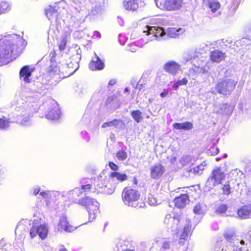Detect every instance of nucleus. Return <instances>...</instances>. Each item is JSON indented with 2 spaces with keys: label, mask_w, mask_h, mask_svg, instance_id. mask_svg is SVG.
Returning a JSON list of instances; mask_svg holds the SVG:
<instances>
[{
  "label": "nucleus",
  "mask_w": 251,
  "mask_h": 251,
  "mask_svg": "<svg viewBox=\"0 0 251 251\" xmlns=\"http://www.w3.org/2000/svg\"><path fill=\"white\" fill-rule=\"evenodd\" d=\"M209 151L212 153V155H215L219 152V149L217 147H212L210 148Z\"/></svg>",
  "instance_id": "3c124183"
},
{
  "label": "nucleus",
  "mask_w": 251,
  "mask_h": 251,
  "mask_svg": "<svg viewBox=\"0 0 251 251\" xmlns=\"http://www.w3.org/2000/svg\"><path fill=\"white\" fill-rule=\"evenodd\" d=\"M48 231V227L46 224H41L37 226L34 225L30 229V235L32 238L38 234L41 239L44 240L47 238Z\"/></svg>",
  "instance_id": "2eb2a0df"
},
{
  "label": "nucleus",
  "mask_w": 251,
  "mask_h": 251,
  "mask_svg": "<svg viewBox=\"0 0 251 251\" xmlns=\"http://www.w3.org/2000/svg\"><path fill=\"white\" fill-rule=\"evenodd\" d=\"M48 191H42L40 193L39 196L46 200V199L48 197Z\"/></svg>",
  "instance_id": "4d7b16f0"
},
{
  "label": "nucleus",
  "mask_w": 251,
  "mask_h": 251,
  "mask_svg": "<svg viewBox=\"0 0 251 251\" xmlns=\"http://www.w3.org/2000/svg\"><path fill=\"white\" fill-rule=\"evenodd\" d=\"M83 1L84 3H85V7L86 8H86L87 2H86V0H75V1H74V8L76 12L77 13V16L79 17L80 20L83 19V18L82 17V11L80 10L79 11V9H77L76 7H80V8H82V6L83 5L82 4L83 2L81 3V1Z\"/></svg>",
  "instance_id": "2f4dec72"
},
{
  "label": "nucleus",
  "mask_w": 251,
  "mask_h": 251,
  "mask_svg": "<svg viewBox=\"0 0 251 251\" xmlns=\"http://www.w3.org/2000/svg\"><path fill=\"white\" fill-rule=\"evenodd\" d=\"M202 46V49L201 51H200V49L197 48L195 51H188L187 52H186L183 57V60L184 61L186 62H188L191 60H192L193 58H195L196 57H198L199 56V54H201L202 51H205V48H207V46L206 45L202 44L201 45Z\"/></svg>",
  "instance_id": "412c9836"
},
{
  "label": "nucleus",
  "mask_w": 251,
  "mask_h": 251,
  "mask_svg": "<svg viewBox=\"0 0 251 251\" xmlns=\"http://www.w3.org/2000/svg\"><path fill=\"white\" fill-rule=\"evenodd\" d=\"M9 3L5 0H0V15L6 12L10 9Z\"/></svg>",
  "instance_id": "f704fd0d"
},
{
  "label": "nucleus",
  "mask_w": 251,
  "mask_h": 251,
  "mask_svg": "<svg viewBox=\"0 0 251 251\" xmlns=\"http://www.w3.org/2000/svg\"><path fill=\"white\" fill-rule=\"evenodd\" d=\"M48 197L46 199V201H54L55 200L56 196L58 195V192L52 191H48Z\"/></svg>",
  "instance_id": "a18cd8bd"
},
{
  "label": "nucleus",
  "mask_w": 251,
  "mask_h": 251,
  "mask_svg": "<svg viewBox=\"0 0 251 251\" xmlns=\"http://www.w3.org/2000/svg\"><path fill=\"white\" fill-rule=\"evenodd\" d=\"M122 197L126 205L135 208L138 206L137 201L140 197V193L138 191L125 188L122 192Z\"/></svg>",
  "instance_id": "0eeeda50"
},
{
  "label": "nucleus",
  "mask_w": 251,
  "mask_h": 251,
  "mask_svg": "<svg viewBox=\"0 0 251 251\" xmlns=\"http://www.w3.org/2000/svg\"><path fill=\"white\" fill-rule=\"evenodd\" d=\"M82 8L77 7V9L82 11V17L84 20L87 17L90 18L95 19L99 16L101 15L104 12L105 7V0H94L92 2V6L90 11H88L87 9L85 7V3L84 1Z\"/></svg>",
  "instance_id": "39448f33"
},
{
  "label": "nucleus",
  "mask_w": 251,
  "mask_h": 251,
  "mask_svg": "<svg viewBox=\"0 0 251 251\" xmlns=\"http://www.w3.org/2000/svg\"><path fill=\"white\" fill-rule=\"evenodd\" d=\"M180 86V85L178 84V81H177L176 82L174 83V84L173 85V88L177 89V88Z\"/></svg>",
  "instance_id": "69168bd1"
},
{
  "label": "nucleus",
  "mask_w": 251,
  "mask_h": 251,
  "mask_svg": "<svg viewBox=\"0 0 251 251\" xmlns=\"http://www.w3.org/2000/svg\"><path fill=\"white\" fill-rule=\"evenodd\" d=\"M163 248L164 249H168L170 247V244H169V243L168 242H165L163 243V246H162Z\"/></svg>",
  "instance_id": "0e129e2a"
},
{
  "label": "nucleus",
  "mask_w": 251,
  "mask_h": 251,
  "mask_svg": "<svg viewBox=\"0 0 251 251\" xmlns=\"http://www.w3.org/2000/svg\"><path fill=\"white\" fill-rule=\"evenodd\" d=\"M194 161V157L190 155H184L180 160V163L183 165H186Z\"/></svg>",
  "instance_id": "58836bf2"
},
{
  "label": "nucleus",
  "mask_w": 251,
  "mask_h": 251,
  "mask_svg": "<svg viewBox=\"0 0 251 251\" xmlns=\"http://www.w3.org/2000/svg\"><path fill=\"white\" fill-rule=\"evenodd\" d=\"M237 81L230 78H226L218 82L215 87V91L224 96L230 95L234 90Z\"/></svg>",
  "instance_id": "6e6552de"
},
{
  "label": "nucleus",
  "mask_w": 251,
  "mask_h": 251,
  "mask_svg": "<svg viewBox=\"0 0 251 251\" xmlns=\"http://www.w3.org/2000/svg\"><path fill=\"white\" fill-rule=\"evenodd\" d=\"M237 214L242 219L251 218V204L242 206L238 210Z\"/></svg>",
  "instance_id": "4be33fe9"
},
{
  "label": "nucleus",
  "mask_w": 251,
  "mask_h": 251,
  "mask_svg": "<svg viewBox=\"0 0 251 251\" xmlns=\"http://www.w3.org/2000/svg\"><path fill=\"white\" fill-rule=\"evenodd\" d=\"M79 204L86 207L88 213L90 222H93L99 213V203L94 199L88 196L85 197L79 201Z\"/></svg>",
  "instance_id": "423d86ee"
},
{
  "label": "nucleus",
  "mask_w": 251,
  "mask_h": 251,
  "mask_svg": "<svg viewBox=\"0 0 251 251\" xmlns=\"http://www.w3.org/2000/svg\"><path fill=\"white\" fill-rule=\"evenodd\" d=\"M120 123V120L115 119L112 121L103 123L101 126V127L105 128L107 127H111L113 126H116L119 125Z\"/></svg>",
  "instance_id": "79ce46f5"
},
{
  "label": "nucleus",
  "mask_w": 251,
  "mask_h": 251,
  "mask_svg": "<svg viewBox=\"0 0 251 251\" xmlns=\"http://www.w3.org/2000/svg\"><path fill=\"white\" fill-rule=\"evenodd\" d=\"M194 71L199 73H203L204 74L205 73V70L202 69V68H200V67H195V68L193 69Z\"/></svg>",
  "instance_id": "6e6d98bb"
},
{
  "label": "nucleus",
  "mask_w": 251,
  "mask_h": 251,
  "mask_svg": "<svg viewBox=\"0 0 251 251\" xmlns=\"http://www.w3.org/2000/svg\"><path fill=\"white\" fill-rule=\"evenodd\" d=\"M20 77L25 83L30 82L29 77L31 75V72L30 71L28 66H25L21 68L20 71Z\"/></svg>",
  "instance_id": "a878e982"
},
{
  "label": "nucleus",
  "mask_w": 251,
  "mask_h": 251,
  "mask_svg": "<svg viewBox=\"0 0 251 251\" xmlns=\"http://www.w3.org/2000/svg\"><path fill=\"white\" fill-rule=\"evenodd\" d=\"M222 189L224 194L226 195H229L231 193V188L229 185V182H226V183L223 186Z\"/></svg>",
  "instance_id": "49530a36"
},
{
  "label": "nucleus",
  "mask_w": 251,
  "mask_h": 251,
  "mask_svg": "<svg viewBox=\"0 0 251 251\" xmlns=\"http://www.w3.org/2000/svg\"><path fill=\"white\" fill-rule=\"evenodd\" d=\"M93 36L96 38H98L99 39L101 37V34L99 31H95L94 32Z\"/></svg>",
  "instance_id": "680f3d73"
},
{
  "label": "nucleus",
  "mask_w": 251,
  "mask_h": 251,
  "mask_svg": "<svg viewBox=\"0 0 251 251\" xmlns=\"http://www.w3.org/2000/svg\"><path fill=\"white\" fill-rule=\"evenodd\" d=\"M251 37V35H248L247 37L243 38L242 39L237 41L236 42L237 46L240 45L241 46H248L251 44V41L250 39V37Z\"/></svg>",
  "instance_id": "a19ab883"
},
{
  "label": "nucleus",
  "mask_w": 251,
  "mask_h": 251,
  "mask_svg": "<svg viewBox=\"0 0 251 251\" xmlns=\"http://www.w3.org/2000/svg\"><path fill=\"white\" fill-rule=\"evenodd\" d=\"M193 212L196 214H202L204 213V210L200 203H197L193 209Z\"/></svg>",
  "instance_id": "09e8293b"
},
{
  "label": "nucleus",
  "mask_w": 251,
  "mask_h": 251,
  "mask_svg": "<svg viewBox=\"0 0 251 251\" xmlns=\"http://www.w3.org/2000/svg\"><path fill=\"white\" fill-rule=\"evenodd\" d=\"M131 115L134 121L139 123L142 120V112L139 110H133L131 112Z\"/></svg>",
  "instance_id": "4c0bfd02"
},
{
  "label": "nucleus",
  "mask_w": 251,
  "mask_h": 251,
  "mask_svg": "<svg viewBox=\"0 0 251 251\" xmlns=\"http://www.w3.org/2000/svg\"><path fill=\"white\" fill-rule=\"evenodd\" d=\"M164 172L163 166L160 164H156L151 168V178H158L160 177Z\"/></svg>",
  "instance_id": "b1692460"
},
{
  "label": "nucleus",
  "mask_w": 251,
  "mask_h": 251,
  "mask_svg": "<svg viewBox=\"0 0 251 251\" xmlns=\"http://www.w3.org/2000/svg\"><path fill=\"white\" fill-rule=\"evenodd\" d=\"M58 226L66 231L71 232L73 229V227L68 222L67 217L64 214L60 217Z\"/></svg>",
  "instance_id": "bb28decb"
},
{
  "label": "nucleus",
  "mask_w": 251,
  "mask_h": 251,
  "mask_svg": "<svg viewBox=\"0 0 251 251\" xmlns=\"http://www.w3.org/2000/svg\"><path fill=\"white\" fill-rule=\"evenodd\" d=\"M168 93H169V90L168 89H164L163 92H162L160 94V96L161 97L164 98H165L167 96Z\"/></svg>",
  "instance_id": "bf43d9fd"
},
{
  "label": "nucleus",
  "mask_w": 251,
  "mask_h": 251,
  "mask_svg": "<svg viewBox=\"0 0 251 251\" xmlns=\"http://www.w3.org/2000/svg\"><path fill=\"white\" fill-rule=\"evenodd\" d=\"M133 87H135L136 89H138L139 90H141L143 87L142 84H140L139 83L136 84V86H134V84H132Z\"/></svg>",
  "instance_id": "e2e57ef3"
},
{
  "label": "nucleus",
  "mask_w": 251,
  "mask_h": 251,
  "mask_svg": "<svg viewBox=\"0 0 251 251\" xmlns=\"http://www.w3.org/2000/svg\"><path fill=\"white\" fill-rule=\"evenodd\" d=\"M224 237L231 246L236 247L235 249L241 248L243 251L249 250L247 248L248 242L237 238L233 230H226L224 234Z\"/></svg>",
  "instance_id": "9b49d317"
},
{
  "label": "nucleus",
  "mask_w": 251,
  "mask_h": 251,
  "mask_svg": "<svg viewBox=\"0 0 251 251\" xmlns=\"http://www.w3.org/2000/svg\"><path fill=\"white\" fill-rule=\"evenodd\" d=\"M76 91L79 94H83L86 92V89L82 85H79L77 86Z\"/></svg>",
  "instance_id": "603ef678"
},
{
  "label": "nucleus",
  "mask_w": 251,
  "mask_h": 251,
  "mask_svg": "<svg viewBox=\"0 0 251 251\" xmlns=\"http://www.w3.org/2000/svg\"><path fill=\"white\" fill-rule=\"evenodd\" d=\"M81 134L83 138H84L87 141H89L90 140V137L88 135V133L85 131H82Z\"/></svg>",
  "instance_id": "13d9d810"
},
{
  "label": "nucleus",
  "mask_w": 251,
  "mask_h": 251,
  "mask_svg": "<svg viewBox=\"0 0 251 251\" xmlns=\"http://www.w3.org/2000/svg\"><path fill=\"white\" fill-rule=\"evenodd\" d=\"M60 73L59 67L55 64L53 55L50 59V65L48 69V76L54 81H58L61 78Z\"/></svg>",
  "instance_id": "4468645a"
},
{
  "label": "nucleus",
  "mask_w": 251,
  "mask_h": 251,
  "mask_svg": "<svg viewBox=\"0 0 251 251\" xmlns=\"http://www.w3.org/2000/svg\"><path fill=\"white\" fill-rule=\"evenodd\" d=\"M173 127L176 129L190 130L193 128V124L189 122H186L182 123H174Z\"/></svg>",
  "instance_id": "7c9ffc66"
},
{
  "label": "nucleus",
  "mask_w": 251,
  "mask_h": 251,
  "mask_svg": "<svg viewBox=\"0 0 251 251\" xmlns=\"http://www.w3.org/2000/svg\"><path fill=\"white\" fill-rule=\"evenodd\" d=\"M189 202V199L187 194L181 195L174 200L175 206L179 208H184Z\"/></svg>",
  "instance_id": "393cba45"
},
{
  "label": "nucleus",
  "mask_w": 251,
  "mask_h": 251,
  "mask_svg": "<svg viewBox=\"0 0 251 251\" xmlns=\"http://www.w3.org/2000/svg\"><path fill=\"white\" fill-rule=\"evenodd\" d=\"M117 158L120 161H124L127 157L126 152L124 151H119L116 153Z\"/></svg>",
  "instance_id": "37998d69"
},
{
  "label": "nucleus",
  "mask_w": 251,
  "mask_h": 251,
  "mask_svg": "<svg viewBox=\"0 0 251 251\" xmlns=\"http://www.w3.org/2000/svg\"><path fill=\"white\" fill-rule=\"evenodd\" d=\"M184 32V30L181 28L170 27L165 31L163 28L160 27L146 25L143 28V33H146L147 36L150 37L148 40L145 42V44H147L149 40L165 39L167 37L178 38Z\"/></svg>",
  "instance_id": "20e7f679"
},
{
  "label": "nucleus",
  "mask_w": 251,
  "mask_h": 251,
  "mask_svg": "<svg viewBox=\"0 0 251 251\" xmlns=\"http://www.w3.org/2000/svg\"><path fill=\"white\" fill-rule=\"evenodd\" d=\"M34 105L29 102L25 101L22 98H17L12 104L14 117L17 118V122L22 126H29L31 124V118L36 109Z\"/></svg>",
  "instance_id": "7ed1b4c3"
},
{
  "label": "nucleus",
  "mask_w": 251,
  "mask_h": 251,
  "mask_svg": "<svg viewBox=\"0 0 251 251\" xmlns=\"http://www.w3.org/2000/svg\"><path fill=\"white\" fill-rule=\"evenodd\" d=\"M206 166V163L204 162L201 164L196 166L193 169L190 170V172L193 171V172L195 174H201L200 171H202L204 169V167Z\"/></svg>",
  "instance_id": "c03bdc74"
},
{
  "label": "nucleus",
  "mask_w": 251,
  "mask_h": 251,
  "mask_svg": "<svg viewBox=\"0 0 251 251\" xmlns=\"http://www.w3.org/2000/svg\"><path fill=\"white\" fill-rule=\"evenodd\" d=\"M227 209V206L226 205L221 204L216 209V213L218 214H223L226 212Z\"/></svg>",
  "instance_id": "de8ad7c7"
},
{
  "label": "nucleus",
  "mask_w": 251,
  "mask_h": 251,
  "mask_svg": "<svg viewBox=\"0 0 251 251\" xmlns=\"http://www.w3.org/2000/svg\"><path fill=\"white\" fill-rule=\"evenodd\" d=\"M109 166L113 171H116L118 170V166L113 162H109Z\"/></svg>",
  "instance_id": "5fc2aeb1"
},
{
  "label": "nucleus",
  "mask_w": 251,
  "mask_h": 251,
  "mask_svg": "<svg viewBox=\"0 0 251 251\" xmlns=\"http://www.w3.org/2000/svg\"><path fill=\"white\" fill-rule=\"evenodd\" d=\"M115 83H116V81L114 79H112L109 81L108 84L109 85H113L114 84H115Z\"/></svg>",
  "instance_id": "774afa93"
},
{
  "label": "nucleus",
  "mask_w": 251,
  "mask_h": 251,
  "mask_svg": "<svg viewBox=\"0 0 251 251\" xmlns=\"http://www.w3.org/2000/svg\"><path fill=\"white\" fill-rule=\"evenodd\" d=\"M118 22L120 25L123 26L124 24L123 21L119 17H118Z\"/></svg>",
  "instance_id": "338daca9"
},
{
  "label": "nucleus",
  "mask_w": 251,
  "mask_h": 251,
  "mask_svg": "<svg viewBox=\"0 0 251 251\" xmlns=\"http://www.w3.org/2000/svg\"><path fill=\"white\" fill-rule=\"evenodd\" d=\"M204 2L213 12L216 11L220 7V3L216 0H204Z\"/></svg>",
  "instance_id": "473e14b6"
},
{
  "label": "nucleus",
  "mask_w": 251,
  "mask_h": 251,
  "mask_svg": "<svg viewBox=\"0 0 251 251\" xmlns=\"http://www.w3.org/2000/svg\"><path fill=\"white\" fill-rule=\"evenodd\" d=\"M212 251H227L225 247L221 243H218ZM233 251H250L249 250L243 251L241 248L234 249Z\"/></svg>",
  "instance_id": "ea45409f"
},
{
  "label": "nucleus",
  "mask_w": 251,
  "mask_h": 251,
  "mask_svg": "<svg viewBox=\"0 0 251 251\" xmlns=\"http://www.w3.org/2000/svg\"><path fill=\"white\" fill-rule=\"evenodd\" d=\"M164 224L168 231L173 236L176 235L180 237V244H183L181 240H187L191 234V223L189 219H186L184 223L183 219L179 216L172 217L168 214L165 216Z\"/></svg>",
  "instance_id": "f03ea898"
},
{
  "label": "nucleus",
  "mask_w": 251,
  "mask_h": 251,
  "mask_svg": "<svg viewBox=\"0 0 251 251\" xmlns=\"http://www.w3.org/2000/svg\"><path fill=\"white\" fill-rule=\"evenodd\" d=\"M26 44L23 37L17 34L8 35L0 39V66L19 56Z\"/></svg>",
  "instance_id": "f257e3e1"
},
{
  "label": "nucleus",
  "mask_w": 251,
  "mask_h": 251,
  "mask_svg": "<svg viewBox=\"0 0 251 251\" xmlns=\"http://www.w3.org/2000/svg\"><path fill=\"white\" fill-rule=\"evenodd\" d=\"M12 122L10 119L7 118L5 117H2L0 118V129L5 130L7 129Z\"/></svg>",
  "instance_id": "c9c22d12"
},
{
  "label": "nucleus",
  "mask_w": 251,
  "mask_h": 251,
  "mask_svg": "<svg viewBox=\"0 0 251 251\" xmlns=\"http://www.w3.org/2000/svg\"><path fill=\"white\" fill-rule=\"evenodd\" d=\"M225 57V53L219 50H214L211 52L210 58L212 62L219 63Z\"/></svg>",
  "instance_id": "cd10ccee"
},
{
  "label": "nucleus",
  "mask_w": 251,
  "mask_h": 251,
  "mask_svg": "<svg viewBox=\"0 0 251 251\" xmlns=\"http://www.w3.org/2000/svg\"><path fill=\"white\" fill-rule=\"evenodd\" d=\"M69 37L70 35L66 33L62 36L60 41L58 43L59 49L61 51L64 50L65 49Z\"/></svg>",
  "instance_id": "72a5a7b5"
},
{
  "label": "nucleus",
  "mask_w": 251,
  "mask_h": 251,
  "mask_svg": "<svg viewBox=\"0 0 251 251\" xmlns=\"http://www.w3.org/2000/svg\"><path fill=\"white\" fill-rule=\"evenodd\" d=\"M226 171V169L224 170L222 167H217L213 169L206 181V185L209 189H212L216 185L221 184L222 180L225 177Z\"/></svg>",
  "instance_id": "9d476101"
},
{
  "label": "nucleus",
  "mask_w": 251,
  "mask_h": 251,
  "mask_svg": "<svg viewBox=\"0 0 251 251\" xmlns=\"http://www.w3.org/2000/svg\"><path fill=\"white\" fill-rule=\"evenodd\" d=\"M36 86L37 89L36 90L37 93L39 94H43L44 95L46 91L49 89V85L43 83L36 82Z\"/></svg>",
  "instance_id": "e433bc0d"
},
{
  "label": "nucleus",
  "mask_w": 251,
  "mask_h": 251,
  "mask_svg": "<svg viewBox=\"0 0 251 251\" xmlns=\"http://www.w3.org/2000/svg\"><path fill=\"white\" fill-rule=\"evenodd\" d=\"M128 242L123 239L119 240L114 248V251H126Z\"/></svg>",
  "instance_id": "c756f323"
},
{
  "label": "nucleus",
  "mask_w": 251,
  "mask_h": 251,
  "mask_svg": "<svg viewBox=\"0 0 251 251\" xmlns=\"http://www.w3.org/2000/svg\"><path fill=\"white\" fill-rule=\"evenodd\" d=\"M59 3L58 2L54 5H50L46 9V15L49 20H56L60 15L61 10L58 6Z\"/></svg>",
  "instance_id": "dca6fc26"
},
{
  "label": "nucleus",
  "mask_w": 251,
  "mask_h": 251,
  "mask_svg": "<svg viewBox=\"0 0 251 251\" xmlns=\"http://www.w3.org/2000/svg\"><path fill=\"white\" fill-rule=\"evenodd\" d=\"M108 176H105L103 179L101 177H98L95 180L94 186L97 193H102L105 194L111 195L115 190V183L112 184L109 181L105 180Z\"/></svg>",
  "instance_id": "1a4fd4ad"
},
{
  "label": "nucleus",
  "mask_w": 251,
  "mask_h": 251,
  "mask_svg": "<svg viewBox=\"0 0 251 251\" xmlns=\"http://www.w3.org/2000/svg\"><path fill=\"white\" fill-rule=\"evenodd\" d=\"M178 84L180 85H186L188 83V80L186 78H184L181 80H177Z\"/></svg>",
  "instance_id": "052dcab7"
},
{
  "label": "nucleus",
  "mask_w": 251,
  "mask_h": 251,
  "mask_svg": "<svg viewBox=\"0 0 251 251\" xmlns=\"http://www.w3.org/2000/svg\"><path fill=\"white\" fill-rule=\"evenodd\" d=\"M164 70L168 73L175 75L180 69V66L175 61H169L164 66Z\"/></svg>",
  "instance_id": "5701e85b"
},
{
  "label": "nucleus",
  "mask_w": 251,
  "mask_h": 251,
  "mask_svg": "<svg viewBox=\"0 0 251 251\" xmlns=\"http://www.w3.org/2000/svg\"><path fill=\"white\" fill-rule=\"evenodd\" d=\"M89 66L90 69L92 71L101 70L104 68V64L96 53H95V56L92 58Z\"/></svg>",
  "instance_id": "aec40b11"
},
{
  "label": "nucleus",
  "mask_w": 251,
  "mask_h": 251,
  "mask_svg": "<svg viewBox=\"0 0 251 251\" xmlns=\"http://www.w3.org/2000/svg\"><path fill=\"white\" fill-rule=\"evenodd\" d=\"M40 187L38 186H37L32 189L31 192L32 193V195L36 196L39 194V193L40 192Z\"/></svg>",
  "instance_id": "864d4df0"
},
{
  "label": "nucleus",
  "mask_w": 251,
  "mask_h": 251,
  "mask_svg": "<svg viewBox=\"0 0 251 251\" xmlns=\"http://www.w3.org/2000/svg\"><path fill=\"white\" fill-rule=\"evenodd\" d=\"M139 0H124L123 4L127 10L135 11L138 8Z\"/></svg>",
  "instance_id": "c85d7f7f"
},
{
  "label": "nucleus",
  "mask_w": 251,
  "mask_h": 251,
  "mask_svg": "<svg viewBox=\"0 0 251 251\" xmlns=\"http://www.w3.org/2000/svg\"><path fill=\"white\" fill-rule=\"evenodd\" d=\"M81 188H75L74 189L69 191L67 193L68 198L73 200L75 202L79 204V201L82 199L79 197L82 196L84 192L89 190L91 188V185L90 183L85 184V182H81Z\"/></svg>",
  "instance_id": "f8f14e48"
},
{
  "label": "nucleus",
  "mask_w": 251,
  "mask_h": 251,
  "mask_svg": "<svg viewBox=\"0 0 251 251\" xmlns=\"http://www.w3.org/2000/svg\"><path fill=\"white\" fill-rule=\"evenodd\" d=\"M215 113L221 115H230L233 112V108L228 103H220L214 107Z\"/></svg>",
  "instance_id": "f3484780"
},
{
  "label": "nucleus",
  "mask_w": 251,
  "mask_h": 251,
  "mask_svg": "<svg viewBox=\"0 0 251 251\" xmlns=\"http://www.w3.org/2000/svg\"><path fill=\"white\" fill-rule=\"evenodd\" d=\"M50 108V110L46 115V118L51 120L58 119L61 116V112L56 102L53 101L51 107Z\"/></svg>",
  "instance_id": "6ab92c4d"
},
{
  "label": "nucleus",
  "mask_w": 251,
  "mask_h": 251,
  "mask_svg": "<svg viewBox=\"0 0 251 251\" xmlns=\"http://www.w3.org/2000/svg\"><path fill=\"white\" fill-rule=\"evenodd\" d=\"M156 5L161 9L175 10L182 6V0H155Z\"/></svg>",
  "instance_id": "ddd939ff"
},
{
  "label": "nucleus",
  "mask_w": 251,
  "mask_h": 251,
  "mask_svg": "<svg viewBox=\"0 0 251 251\" xmlns=\"http://www.w3.org/2000/svg\"><path fill=\"white\" fill-rule=\"evenodd\" d=\"M127 178L126 174L115 172H112L105 180L109 181L112 184L115 183V187L119 182H123Z\"/></svg>",
  "instance_id": "a211bd4d"
},
{
  "label": "nucleus",
  "mask_w": 251,
  "mask_h": 251,
  "mask_svg": "<svg viewBox=\"0 0 251 251\" xmlns=\"http://www.w3.org/2000/svg\"><path fill=\"white\" fill-rule=\"evenodd\" d=\"M148 203L150 205L155 206L159 204L157 199L152 196H151L148 198Z\"/></svg>",
  "instance_id": "8fccbe9b"
}]
</instances>
